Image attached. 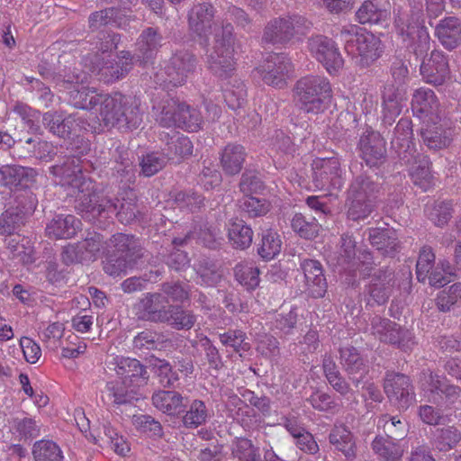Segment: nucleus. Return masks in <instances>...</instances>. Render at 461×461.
I'll use <instances>...</instances> for the list:
<instances>
[{
	"mask_svg": "<svg viewBox=\"0 0 461 461\" xmlns=\"http://www.w3.org/2000/svg\"><path fill=\"white\" fill-rule=\"evenodd\" d=\"M54 175L61 176L63 185H68L71 195L76 196V208L82 216L90 221H99V218H112L115 215L123 224L132 222L137 216L136 194L132 189L123 190L120 205L106 198L102 192L97 191L95 184L86 177L80 168L67 172V165L51 167Z\"/></svg>",
	"mask_w": 461,
	"mask_h": 461,
	"instance_id": "1",
	"label": "nucleus"
},
{
	"mask_svg": "<svg viewBox=\"0 0 461 461\" xmlns=\"http://www.w3.org/2000/svg\"><path fill=\"white\" fill-rule=\"evenodd\" d=\"M215 12L212 4L194 5L188 14V24L201 45L207 46L210 37H214V46L208 54L207 66L216 77L228 78L236 70L233 26L230 23L215 20Z\"/></svg>",
	"mask_w": 461,
	"mask_h": 461,
	"instance_id": "2",
	"label": "nucleus"
},
{
	"mask_svg": "<svg viewBox=\"0 0 461 461\" xmlns=\"http://www.w3.org/2000/svg\"><path fill=\"white\" fill-rule=\"evenodd\" d=\"M142 120L143 113L139 98L113 92L100 95L95 116L89 117L86 124L93 133H100L114 127L136 130Z\"/></svg>",
	"mask_w": 461,
	"mask_h": 461,
	"instance_id": "3",
	"label": "nucleus"
},
{
	"mask_svg": "<svg viewBox=\"0 0 461 461\" xmlns=\"http://www.w3.org/2000/svg\"><path fill=\"white\" fill-rule=\"evenodd\" d=\"M294 100L300 108L318 114L331 104L333 90L330 80L320 75H307L299 78L293 89Z\"/></svg>",
	"mask_w": 461,
	"mask_h": 461,
	"instance_id": "4",
	"label": "nucleus"
},
{
	"mask_svg": "<svg viewBox=\"0 0 461 461\" xmlns=\"http://www.w3.org/2000/svg\"><path fill=\"white\" fill-rule=\"evenodd\" d=\"M153 113L156 121L163 127L175 126L188 131H197L203 122L199 111L167 96L159 102L154 101Z\"/></svg>",
	"mask_w": 461,
	"mask_h": 461,
	"instance_id": "5",
	"label": "nucleus"
},
{
	"mask_svg": "<svg viewBox=\"0 0 461 461\" xmlns=\"http://www.w3.org/2000/svg\"><path fill=\"white\" fill-rule=\"evenodd\" d=\"M410 16L399 17L396 22L398 34L405 42V47L414 55L422 56L429 50V35L423 25V4L413 0Z\"/></svg>",
	"mask_w": 461,
	"mask_h": 461,
	"instance_id": "6",
	"label": "nucleus"
},
{
	"mask_svg": "<svg viewBox=\"0 0 461 461\" xmlns=\"http://www.w3.org/2000/svg\"><path fill=\"white\" fill-rule=\"evenodd\" d=\"M312 27V23L298 14L271 19L264 29L262 40L272 44L286 45L300 40Z\"/></svg>",
	"mask_w": 461,
	"mask_h": 461,
	"instance_id": "7",
	"label": "nucleus"
},
{
	"mask_svg": "<svg viewBox=\"0 0 461 461\" xmlns=\"http://www.w3.org/2000/svg\"><path fill=\"white\" fill-rule=\"evenodd\" d=\"M196 59L188 51H178L155 74V81L164 88L178 87L185 84L194 72Z\"/></svg>",
	"mask_w": 461,
	"mask_h": 461,
	"instance_id": "8",
	"label": "nucleus"
},
{
	"mask_svg": "<svg viewBox=\"0 0 461 461\" xmlns=\"http://www.w3.org/2000/svg\"><path fill=\"white\" fill-rule=\"evenodd\" d=\"M260 79L267 86L283 89L294 77V65L284 53H271L255 68Z\"/></svg>",
	"mask_w": 461,
	"mask_h": 461,
	"instance_id": "9",
	"label": "nucleus"
},
{
	"mask_svg": "<svg viewBox=\"0 0 461 461\" xmlns=\"http://www.w3.org/2000/svg\"><path fill=\"white\" fill-rule=\"evenodd\" d=\"M307 48L311 56L320 62L326 71L337 75L344 66V59L337 43L324 35H314L308 39Z\"/></svg>",
	"mask_w": 461,
	"mask_h": 461,
	"instance_id": "10",
	"label": "nucleus"
},
{
	"mask_svg": "<svg viewBox=\"0 0 461 461\" xmlns=\"http://www.w3.org/2000/svg\"><path fill=\"white\" fill-rule=\"evenodd\" d=\"M374 190L370 181L357 179L351 184L347 199V215L349 220L361 221L372 212Z\"/></svg>",
	"mask_w": 461,
	"mask_h": 461,
	"instance_id": "11",
	"label": "nucleus"
},
{
	"mask_svg": "<svg viewBox=\"0 0 461 461\" xmlns=\"http://www.w3.org/2000/svg\"><path fill=\"white\" fill-rule=\"evenodd\" d=\"M312 183L318 190L339 189L342 186L340 162L338 158H316L312 163Z\"/></svg>",
	"mask_w": 461,
	"mask_h": 461,
	"instance_id": "12",
	"label": "nucleus"
},
{
	"mask_svg": "<svg viewBox=\"0 0 461 461\" xmlns=\"http://www.w3.org/2000/svg\"><path fill=\"white\" fill-rule=\"evenodd\" d=\"M399 158L410 166L409 172L413 184L426 190L431 180L429 158L419 153L411 142L407 140V148L399 151Z\"/></svg>",
	"mask_w": 461,
	"mask_h": 461,
	"instance_id": "13",
	"label": "nucleus"
},
{
	"mask_svg": "<svg viewBox=\"0 0 461 461\" xmlns=\"http://www.w3.org/2000/svg\"><path fill=\"white\" fill-rule=\"evenodd\" d=\"M345 50L351 55L368 58L374 50L375 35L354 24H348L340 31Z\"/></svg>",
	"mask_w": 461,
	"mask_h": 461,
	"instance_id": "14",
	"label": "nucleus"
},
{
	"mask_svg": "<svg viewBox=\"0 0 461 461\" xmlns=\"http://www.w3.org/2000/svg\"><path fill=\"white\" fill-rule=\"evenodd\" d=\"M84 79L85 77L80 78L76 76L75 82L62 80L57 82V86L59 87V91H68V102L75 107L95 111L101 94L97 93L94 87L91 88L78 84L79 81L83 82Z\"/></svg>",
	"mask_w": 461,
	"mask_h": 461,
	"instance_id": "15",
	"label": "nucleus"
},
{
	"mask_svg": "<svg viewBox=\"0 0 461 461\" xmlns=\"http://www.w3.org/2000/svg\"><path fill=\"white\" fill-rule=\"evenodd\" d=\"M133 57L129 51H121L117 59L100 63L99 59L93 64L91 72L99 77V80L106 84L124 77L131 69Z\"/></svg>",
	"mask_w": 461,
	"mask_h": 461,
	"instance_id": "16",
	"label": "nucleus"
},
{
	"mask_svg": "<svg viewBox=\"0 0 461 461\" xmlns=\"http://www.w3.org/2000/svg\"><path fill=\"white\" fill-rule=\"evenodd\" d=\"M388 398L399 409H407L414 402L413 387L408 376L402 374H388L384 384Z\"/></svg>",
	"mask_w": 461,
	"mask_h": 461,
	"instance_id": "17",
	"label": "nucleus"
},
{
	"mask_svg": "<svg viewBox=\"0 0 461 461\" xmlns=\"http://www.w3.org/2000/svg\"><path fill=\"white\" fill-rule=\"evenodd\" d=\"M43 125L49 129L50 132L60 138H70L72 135L79 137L78 131L84 126V121L76 118L74 115H65L59 112H47L42 116Z\"/></svg>",
	"mask_w": 461,
	"mask_h": 461,
	"instance_id": "18",
	"label": "nucleus"
},
{
	"mask_svg": "<svg viewBox=\"0 0 461 461\" xmlns=\"http://www.w3.org/2000/svg\"><path fill=\"white\" fill-rule=\"evenodd\" d=\"M420 64V74L427 83L434 86H441L449 77V67L447 57L439 50H433L430 56L426 59L424 56Z\"/></svg>",
	"mask_w": 461,
	"mask_h": 461,
	"instance_id": "19",
	"label": "nucleus"
},
{
	"mask_svg": "<svg viewBox=\"0 0 461 461\" xmlns=\"http://www.w3.org/2000/svg\"><path fill=\"white\" fill-rule=\"evenodd\" d=\"M307 290L314 298L324 297L328 284L321 263L317 259L304 258L300 263Z\"/></svg>",
	"mask_w": 461,
	"mask_h": 461,
	"instance_id": "20",
	"label": "nucleus"
},
{
	"mask_svg": "<svg viewBox=\"0 0 461 461\" xmlns=\"http://www.w3.org/2000/svg\"><path fill=\"white\" fill-rule=\"evenodd\" d=\"M422 143L430 150L447 148L452 140L451 130L441 122L427 120L420 131Z\"/></svg>",
	"mask_w": 461,
	"mask_h": 461,
	"instance_id": "21",
	"label": "nucleus"
},
{
	"mask_svg": "<svg viewBox=\"0 0 461 461\" xmlns=\"http://www.w3.org/2000/svg\"><path fill=\"white\" fill-rule=\"evenodd\" d=\"M131 22H136L134 15H127L124 11L113 7L94 12L88 18L89 28L92 31L100 30L108 25L130 31L128 26Z\"/></svg>",
	"mask_w": 461,
	"mask_h": 461,
	"instance_id": "22",
	"label": "nucleus"
},
{
	"mask_svg": "<svg viewBox=\"0 0 461 461\" xmlns=\"http://www.w3.org/2000/svg\"><path fill=\"white\" fill-rule=\"evenodd\" d=\"M113 370L122 380L140 385L146 384L149 375L146 367L136 358L116 356L113 358Z\"/></svg>",
	"mask_w": 461,
	"mask_h": 461,
	"instance_id": "23",
	"label": "nucleus"
},
{
	"mask_svg": "<svg viewBox=\"0 0 461 461\" xmlns=\"http://www.w3.org/2000/svg\"><path fill=\"white\" fill-rule=\"evenodd\" d=\"M167 303L168 301L165 295L149 293L137 303V313L142 319L161 322L167 319Z\"/></svg>",
	"mask_w": 461,
	"mask_h": 461,
	"instance_id": "24",
	"label": "nucleus"
},
{
	"mask_svg": "<svg viewBox=\"0 0 461 461\" xmlns=\"http://www.w3.org/2000/svg\"><path fill=\"white\" fill-rule=\"evenodd\" d=\"M248 153L243 145L230 142L219 152L220 167L227 176L239 175L243 168Z\"/></svg>",
	"mask_w": 461,
	"mask_h": 461,
	"instance_id": "25",
	"label": "nucleus"
},
{
	"mask_svg": "<svg viewBox=\"0 0 461 461\" xmlns=\"http://www.w3.org/2000/svg\"><path fill=\"white\" fill-rule=\"evenodd\" d=\"M82 229L81 221L72 214H58L46 226V235L50 239H71Z\"/></svg>",
	"mask_w": 461,
	"mask_h": 461,
	"instance_id": "26",
	"label": "nucleus"
},
{
	"mask_svg": "<svg viewBox=\"0 0 461 461\" xmlns=\"http://www.w3.org/2000/svg\"><path fill=\"white\" fill-rule=\"evenodd\" d=\"M35 169L17 165H4L0 167V185L3 186L29 187L36 181Z\"/></svg>",
	"mask_w": 461,
	"mask_h": 461,
	"instance_id": "27",
	"label": "nucleus"
},
{
	"mask_svg": "<svg viewBox=\"0 0 461 461\" xmlns=\"http://www.w3.org/2000/svg\"><path fill=\"white\" fill-rule=\"evenodd\" d=\"M438 100L435 93L429 88H420L415 91L411 100V110L419 118H427L429 121L438 117Z\"/></svg>",
	"mask_w": 461,
	"mask_h": 461,
	"instance_id": "28",
	"label": "nucleus"
},
{
	"mask_svg": "<svg viewBox=\"0 0 461 461\" xmlns=\"http://www.w3.org/2000/svg\"><path fill=\"white\" fill-rule=\"evenodd\" d=\"M226 230L228 241L234 249L245 250L251 246L254 232L243 220L230 219Z\"/></svg>",
	"mask_w": 461,
	"mask_h": 461,
	"instance_id": "29",
	"label": "nucleus"
},
{
	"mask_svg": "<svg viewBox=\"0 0 461 461\" xmlns=\"http://www.w3.org/2000/svg\"><path fill=\"white\" fill-rule=\"evenodd\" d=\"M435 34L446 49L453 50L461 42V22L453 16L446 17L436 26Z\"/></svg>",
	"mask_w": 461,
	"mask_h": 461,
	"instance_id": "30",
	"label": "nucleus"
},
{
	"mask_svg": "<svg viewBox=\"0 0 461 461\" xmlns=\"http://www.w3.org/2000/svg\"><path fill=\"white\" fill-rule=\"evenodd\" d=\"M401 286L399 276L390 266L383 267L376 274V303L387 302L394 288Z\"/></svg>",
	"mask_w": 461,
	"mask_h": 461,
	"instance_id": "31",
	"label": "nucleus"
},
{
	"mask_svg": "<svg viewBox=\"0 0 461 461\" xmlns=\"http://www.w3.org/2000/svg\"><path fill=\"white\" fill-rule=\"evenodd\" d=\"M162 35L158 31L152 27H148L140 35L137 40V50L140 52L138 56L144 63L152 59L158 49L161 46Z\"/></svg>",
	"mask_w": 461,
	"mask_h": 461,
	"instance_id": "32",
	"label": "nucleus"
},
{
	"mask_svg": "<svg viewBox=\"0 0 461 461\" xmlns=\"http://www.w3.org/2000/svg\"><path fill=\"white\" fill-rule=\"evenodd\" d=\"M110 243L114 248L113 254L126 258L132 264L135 263L139 257V245L133 235L116 233L111 237Z\"/></svg>",
	"mask_w": 461,
	"mask_h": 461,
	"instance_id": "33",
	"label": "nucleus"
},
{
	"mask_svg": "<svg viewBox=\"0 0 461 461\" xmlns=\"http://www.w3.org/2000/svg\"><path fill=\"white\" fill-rule=\"evenodd\" d=\"M330 443L348 458L356 456V443L351 431L344 425L335 426L329 436Z\"/></svg>",
	"mask_w": 461,
	"mask_h": 461,
	"instance_id": "34",
	"label": "nucleus"
},
{
	"mask_svg": "<svg viewBox=\"0 0 461 461\" xmlns=\"http://www.w3.org/2000/svg\"><path fill=\"white\" fill-rule=\"evenodd\" d=\"M461 440V432L454 426L438 428L431 432L430 443L435 449L447 452Z\"/></svg>",
	"mask_w": 461,
	"mask_h": 461,
	"instance_id": "35",
	"label": "nucleus"
},
{
	"mask_svg": "<svg viewBox=\"0 0 461 461\" xmlns=\"http://www.w3.org/2000/svg\"><path fill=\"white\" fill-rule=\"evenodd\" d=\"M183 400V396L176 391H158L152 395L154 406L168 415H176L181 411Z\"/></svg>",
	"mask_w": 461,
	"mask_h": 461,
	"instance_id": "36",
	"label": "nucleus"
},
{
	"mask_svg": "<svg viewBox=\"0 0 461 461\" xmlns=\"http://www.w3.org/2000/svg\"><path fill=\"white\" fill-rule=\"evenodd\" d=\"M125 381H111L106 384V395L116 405L132 403L139 400V394L135 389H128Z\"/></svg>",
	"mask_w": 461,
	"mask_h": 461,
	"instance_id": "37",
	"label": "nucleus"
},
{
	"mask_svg": "<svg viewBox=\"0 0 461 461\" xmlns=\"http://www.w3.org/2000/svg\"><path fill=\"white\" fill-rule=\"evenodd\" d=\"M291 228L301 238L313 240L319 235L321 225L314 217H306L302 212H296L291 219Z\"/></svg>",
	"mask_w": 461,
	"mask_h": 461,
	"instance_id": "38",
	"label": "nucleus"
},
{
	"mask_svg": "<svg viewBox=\"0 0 461 461\" xmlns=\"http://www.w3.org/2000/svg\"><path fill=\"white\" fill-rule=\"evenodd\" d=\"M282 249L280 235L274 230L268 229L262 232L258 244V254L266 261L274 259Z\"/></svg>",
	"mask_w": 461,
	"mask_h": 461,
	"instance_id": "39",
	"label": "nucleus"
},
{
	"mask_svg": "<svg viewBox=\"0 0 461 461\" xmlns=\"http://www.w3.org/2000/svg\"><path fill=\"white\" fill-rule=\"evenodd\" d=\"M65 330L64 323L54 321L41 329L39 337L47 349L57 352L63 345Z\"/></svg>",
	"mask_w": 461,
	"mask_h": 461,
	"instance_id": "40",
	"label": "nucleus"
},
{
	"mask_svg": "<svg viewBox=\"0 0 461 461\" xmlns=\"http://www.w3.org/2000/svg\"><path fill=\"white\" fill-rule=\"evenodd\" d=\"M195 321L196 317L191 311L185 310L180 306H169L167 310V319L163 322H167L177 330H188L194 327Z\"/></svg>",
	"mask_w": 461,
	"mask_h": 461,
	"instance_id": "41",
	"label": "nucleus"
},
{
	"mask_svg": "<svg viewBox=\"0 0 461 461\" xmlns=\"http://www.w3.org/2000/svg\"><path fill=\"white\" fill-rule=\"evenodd\" d=\"M376 427L391 440H399L406 433V424L398 416L384 414L379 418Z\"/></svg>",
	"mask_w": 461,
	"mask_h": 461,
	"instance_id": "42",
	"label": "nucleus"
},
{
	"mask_svg": "<svg viewBox=\"0 0 461 461\" xmlns=\"http://www.w3.org/2000/svg\"><path fill=\"white\" fill-rule=\"evenodd\" d=\"M398 238L393 229H381L376 231V253L393 258L398 252Z\"/></svg>",
	"mask_w": 461,
	"mask_h": 461,
	"instance_id": "43",
	"label": "nucleus"
},
{
	"mask_svg": "<svg viewBox=\"0 0 461 461\" xmlns=\"http://www.w3.org/2000/svg\"><path fill=\"white\" fill-rule=\"evenodd\" d=\"M235 277L237 281L248 290L256 289L260 282L259 269L252 262H242L235 267Z\"/></svg>",
	"mask_w": 461,
	"mask_h": 461,
	"instance_id": "44",
	"label": "nucleus"
},
{
	"mask_svg": "<svg viewBox=\"0 0 461 461\" xmlns=\"http://www.w3.org/2000/svg\"><path fill=\"white\" fill-rule=\"evenodd\" d=\"M35 461H62L63 456L59 447L52 440L37 441L32 448Z\"/></svg>",
	"mask_w": 461,
	"mask_h": 461,
	"instance_id": "45",
	"label": "nucleus"
},
{
	"mask_svg": "<svg viewBox=\"0 0 461 461\" xmlns=\"http://www.w3.org/2000/svg\"><path fill=\"white\" fill-rule=\"evenodd\" d=\"M425 212L429 220L438 227H444L452 218L451 203L445 201H435L427 205Z\"/></svg>",
	"mask_w": 461,
	"mask_h": 461,
	"instance_id": "46",
	"label": "nucleus"
},
{
	"mask_svg": "<svg viewBox=\"0 0 461 461\" xmlns=\"http://www.w3.org/2000/svg\"><path fill=\"white\" fill-rule=\"evenodd\" d=\"M222 92L227 105L232 110L240 108L247 95L245 85L240 79H234L232 84L228 83Z\"/></svg>",
	"mask_w": 461,
	"mask_h": 461,
	"instance_id": "47",
	"label": "nucleus"
},
{
	"mask_svg": "<svg viewBox=\"0 0 461 461\" xmlns=\"http://www.w3.org/2000/svg\"><path fill=\"white\" fill-rule=\"evenodd\" d=\"M232 456L237 461H260L259 448L246 438H240L234 442Z\"/></svg>",
	"mask_w": 461,
	"mask_h": 461,
	"instance_id": "48",
	"label": "nucleus"
},
{
	"mask_svg": "<svg viewBox=\"0 0 461 461\" xmlns=\"http://www.w3.org/2000/svg\"><path fill=\"white\" fill-rule=\"evenodd\" d=\"M79 249H81L85 263L96 260L101 256L102 249H104L102 235L94 233L92 236L79 241Z\"/></svg>",
	"mask_w": 461,
	"mask_h": 461,
	"instance_id": "49",
	"label": "nucleus"
},
{
	"mask_svg": "<svg viewBox=\"0 0 461 461\" xmlns=\"http://www.w3.org/2000/svg\"><path fill=\"white\" fill-rule=\"evenodd\" d=\"M208 411L201 400H194L183 417V423L187 428H197L205 422Z\"/></svg>",
	"mask_w": 461,
	"mask_h": 461,
	"instance_id": "50",
	"label": "nucleus"
},
{
	"mask_svg": "<svg viewBox=\"0 0 461 461\" xmlns=\"http://www.w3.org/2000/svg\"><path fill=\"white\" fill-rule=\"evenodd\" d=\"M435 254L429 246H423L419 254L416 264L417 279L425 283L430 271L434 268Z\"/></svg>",
	"mask_w": 461,
	"mask_h": 461,
	"instance_id": "51",
	"label": "nucleus"
},
{
	"mask_svg": "<svg viewBox=\"0 0 461 461\" xmlns=\"http://www.w3.org/2000/svg\"><path fill=\"white\" fill-rule=\"evenodd\" d=\"M270 206L271 204L267 199L253 195H244L240 201V208L252 218L266 215L269 212Z\"/></svg>",
	"mask_w": 461,
	"mask_h": 461,
	"instance_id": "52",
	"label": "nucleus"
},
{
	"mask_svg": "<svg viewBox=\"0 0 461 461\" xmlns=\"http://www.w3.org/2000/svg\"><path fill=\"white\" fill-rule=\"evenodd\" d=\"M375 133L371 127H368L360 136L358 142V151L366 166L373 167L375 166Z\"/></svg>",
	"mask_w": 461,
	"mask_h": 461,
	"instance_id": "53",
	"label": "nucleus"
},
{
	"mask_svg": "<svg viewBox=\"0 0 461 461\" xmlns=\"http://www.w3.org/2000/svg\"><path fill=\"white\" fill-rule=\"evenodd\" d=\"M340 363L350 374H357L364 367L363 359L358 351L353 347H344L340 349Z\"/></svg>",
	"mask_w": 461,
	"mask_h": 461,
	"instance_id": "54",
	"label": "nucleus"
},
{
	"mask_svg": "<svg viewBox=\"0 0 461 461\" xmlns=\"http://www.w3.org/2000/svg\"><path fill=\"white\" fill-rule=\"evenodd\" d=\"M461 300V283H456L443 289L436 299L437 306L441 312H447Z\"/></svg>",
	"mask_w": 461,
	"mask_h": 461,
	"instance_id": "55",
	"label": "nucleus"
},
{
	"mask_svg": "<svg viewBox=\"0 0 461 461\" xmlns=\"http://www.w3.org/2000/svg\"><path fill=\"white\" fill-rule=\"evenodd\" d=\"M376 331L379 333V339L382 342L389 344L398 343L402 347V331L397 328L395 323L391 322L386 319L380 321L379 324H376Z\"/></svg>",
	"mask_w": 461,
	"mask_h": 461,
	"instance_id": "56",
	"label": "nucleus"
},
{
	"mask_svg": "<svg viewBox=\"0 0 461 461\" xmlns=\"http://www.w3.org/2000/svg\"><path fill=\"white\" fill-rule=\"evenodd\" d=\"M245 339L246 333L240 330H229L220 334V340L222 345L232 348L238 353L249 350L250 345Z\"/></svg>",
	"mask_w": 461,
	"mask_h": 461,
	"instance_id": "57",
	"label": "nucleus"
},
{
	"mask_svg": "<svg viewBox=\"0 0 461 461\" xmlns=\"http://www.w3.org/2000/svg\"><path fill=\"white\" fill-rule=\"evenodd\" d=\"M167 156L170 158L172 154L184 158L190 156L193 153V143L188 137L179 134H175L170 138V141L167 142Z\"/></svg>",
	"mask_w": 461,
	"mask_h": 461,
	"instance_id": "58",
	"label": "nucleus"
},
{
	"mask_svg": "<svg viewBox=\"0 0 461 461\" xmlns=\"http://www.w3.org/2000/svg\"><path fill=\"white\" fill-rule=\"evenodd\" d=\"M204 198L194 191L177 192L174 195L175 203L180 208H187L191 212L200 209L203 206Z\"/></svg>",
	"mask_w": 461,
	"mask_h": 461,
	"instance_id": "59",
	"label": "nucleus"
},
{
	"mask_svg": "<svg viewBox=\"0 0 461 461\" xmlns=\"http://www.w3.org/2000/svg\"><path fill=\"white\" fill-rule=\"evenodd\" d=\"M429 385L431 392L441 393L450 401H454L459 395L460 389L457 386L449 384L446 378L438 375L430 374Z\"/></svg>",
	"mask_w": 461,
	"mask_h": 461,
	"instance_id": "60",
	"label": "nucleus"
},
{
	"mask_svg": "<svg viewBox=\"0 0 461 461\" xmlns=\"http://www.w3.org/2000/svg\"><path fill=\"white\" fill-rule=\"evenodd\" d=\"M132 423L136 429L141 433H147L151 436H160L162 434L161 424L149 415H134Z\"/></svg>",
	"mask_w": 461,
	"mask_h": 461,
	"instance_id": "61",
	"label": "nucleus"
},
{
	"mask_svg": "<svg viewBox=\"0 0 461 461\" xmlns=\"http://www.w3.org/2000/svg\"><path fill=\"white\" fill-rule=\"evenodd\" d=\"M155 372L159 377L160 384L165 387L172 386L178 381L176 371H174L170 364L164 359H156L154 364Z\"/></svg>",
	"mask_w": 461,
	"mask_h": 461,
	"instance_id": "62",
	"label": "nucleus"
},
{
	"mask_svg": "<svg viewBox=\"0 0 461 461\" xmlns=\"http://www.w3.org/2000/svg\"><path fill=\"white\" fill-rule=\"evenodd\" d=\"M166 165L165 157L156 152L145 155L140 161L141 172L145 176H152Z\"/></svg>",
	"mask_w": 461,
	"mask_h": 461,
	"instance_id": "63",
	"label": "nucleus"
},
{
	"mask_svg": "<svg viewBox=\"0 0 461 461\" xmlns=\"http://www.w3.org/2000/svg\"><path fill=\"white\" fill-rule=\"evenodd\" d=\"M104 271L112 276H118L124 274L129 267H131L132 263L129 262L126 258H120L116 254L109 255L103 262Z\"/></svg>",
	"mask_w": 461,
	"mask_h": 461,
	"instance_id": "64",
	"label": "nucleus"
}]
</instances>
